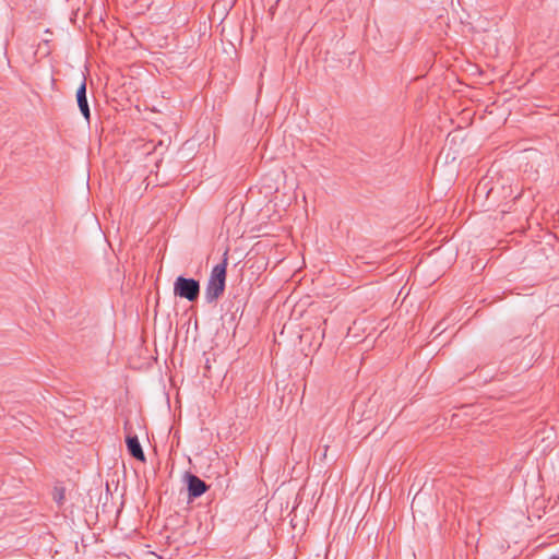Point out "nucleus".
Listing matches in <instances>:
<instances>
[{
	"instance_id": "nucleus-1",
	"label": "nucleus",
	"mask_w": 559,
	"mask_h": 559,
	"mask_svg": "<svg viewBox=\"0 0 559 559\" xmlns=\"http://www.w3.org/2000/svg\"><path fill=\"white\" fill-rule=\"evenodd\" d=\"M226 260L213 267L209 278L205 295L209 301L217 299L224 292L226 281Z\"/></svg>"
},
{
	"instance_id": "nucleus-2",
	"label": "nucleus",
	"mask_w": 559,
	"mask_h": 559,
	"mask_svg": "<svg viewBox=\"0 0 559 559\" xmlns=\"http://www.w3.org/2000/svg\"><path fill=\"white\" fill-rule=\"evenodd\" d=\"M200 293L199 282L193 278L179 276L174 283V295L189 301L198 299Z\"/></svg>"
},
{
	"instance_id": "nucleus-3",
	"label": "nucleus",
	"mask_w": 559,
	"mask_h": 559,
	"mask_svg": "<svg viewBox=\"0 0 559 559\" xmlns=\"http://www.w3.org/2000/svg\"><path fill=\"white\" fill-rule=\"evenodd\" d=\"M187 479H188V490H189V495L191 497H200L201 495H203L207 487L205 485V483L203 480H201L199 477L192 475V474H189L187 476Z\"/></svg>"
},
{
	"instance_id": "nucleus-4",
	"label": "nucleus",
	"mask_w": 559,
	"mask_h": 559,
	"mask_svg": "<svg viewBox=\"0 0 559 559\" xmlns=\"http://www.w3.org/2000/svg\"><path fill=\"white\" fill-rule=\"evenodd\" d=\"M76 100L79 108L86 120H90V108L86 98V84L82 82L76 90Z\"/></svg>"
},
{
	"instance_id": "nucleus-5",
	"label": "nucleus",
	"mask_w": 559,
	"mask_h": 559,
	"mask_svg": "<svg viewBox=\"0 0 559 559\" xmlns=\"http://www.w3.org/2000/svg\"><path fill=\"white\" fill-rule=\"evenodd\" d=\"M126 442H127L128 450L133 457H135L142 462L145 461L144 452L142 450V447H141L136 436L128 435Z\"/></svg>"
},
{
	"instance_id": "nucleus-6",
	"label": "nucleus",
	"mask_w": 559,
	"mask_h": 559,
	"mask_svg": "<svg viewBox=\"0 0 559 559\" xmlns=\"http://www.w3.org/2000/svg\"><path fill=\"white\" fill-rule=\"evenodd\" d=\"M53 500L59 504L63 503V500H64V489L63 488H55Z\"/></svg>"
},
{
	"instance_id": "nucleus-7",
	"label": "nucleus",
	"mask_w": 559,
	"mask_h": 559,
	"mask_svg": "<svg viewBox=\"0 0 559 559\" xmlns=\"http://www.w3.org/2000/svg\"><path fill=\"white\" fill-rule=\"evenodd\" d=\"M551 559H559L558 557H552Z\"/></svg>"
}]
</instances>
